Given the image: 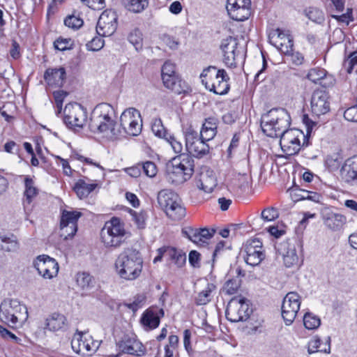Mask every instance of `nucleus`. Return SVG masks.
Returning <instances> with one entry per match:
<instances>
[{
	"mask_svg": "<svg viewBox=\"0 0 357 357\" xmlns=\"http://www.w3.org/2000/svg\"><path fill=\"white\" fill-rule=\"evenodd\" d=\"M185 139V148L189 153H181L166 165L167 179L174 185L182 184L192 177L195 162L191 155L202 158L210 150L208 144L192 128L186 130Z\"/></svg>",
	"mask_w": 357,
	"mask_h": 357,
	"instance_id": "nucleus-1",
	"label": "nucleus"
},
{
	"mask_svg": "<svg viewBox=\"0 0 357 357\" xmlns=\"http://www.w3.org/2000/svg\"><path fill=\"white\" fill-rule=\"evenodd\" d=\"M115 267L121 278L128 280H135L140 275L143 267V259L140 252L132 248L124 249L118 256Z\"/></svg>",
	"mask_w": 357,
	"mask_h": 357,
	"instance_id": "nucleus-2",
	"label": "nucleus"
},
{
	"mask_svg": "<svg viewBox=\"0 0 357 357\" xmlns=\"http://www.w3.org/2000/svg\"><path fill=\"white\" fill-rule=\"evenodd\" d=\"M291 117L283 108H273L261 118V128L264 134L270 137H278L289 129Z\"/></svg>",
	"mask_w": 357,
	"mask_h": 357,
	"instance_id": "nucleus-3",
	"label": "nucleus"
},
{
	"mask_svg": "<svg viewBox=\"0 0 357 357\" xmlns=\"http://www.w3.org/2000/svg\"><path fill=\"white\" fill-rule=\"evenodd\" d=\"M202 83L210 91L218 95H225L229 90V77L224 69L217 70L215 66H208L201 74Z\"/></svg>",
	"mask_w": 357,
	"mask_h": 357,
	"instance_id": "nucleus-4",
	"label": "nucleus"
},
{
	"mask_svg": "<svg viewBox=\"0 0 357 357\" xmlns=\"http://www.w3.org/2000/svg\"><path fill=\"white\" fill-rule=\"evenodd\" d=\"M126 231L118 218L105 222L100 231L101 241L107 248H119L125 241Z\"/></svg>",
	"mask_w": 357,
	"mask_h": 357,
	"instance_id": "nucleus-5",
	"label": "nucleus"
},
{
	"mask_svg": "<svg viewBox=\"0 0 357 357\" xmlns=\"http://www.w3.org/2000/svg\"><path fill=\"white\" fill-rule=\"evenodd\" d=\"M28 318V311L25 305L17 299L6 298L0 305V319L10 325L22 324Z\"/></svg>",
	"mask_w": 357,
	"mask_h": 357,
	"instance_id": "nucleus-6",
	"label": "nucleus"
},
{
	"mask_svg": "<svg viewBox=\"0 0 357 357\" xmlns=\"http://www.w3.org/2000/svg\"><path fill=\"white\" fill-rule=\"evenodd\" d=\"M158 203L167 215L174 220H181L185 215L178 195L170 190H162L158 194Z\"/></svg>",
	"mask_w": 357,
	"mask_h": 357,
	"instance_id": "nucleus-7",
	"label": "nucleus"
},
{
	"mask_svg": "<svg viewBox=\"0 0 357 357\" xmlns=\"http://www.w3.org/2000/svg\"><path fill=\"white\" fill-rule=\"evenodd\" d=\"M175 65L169 61L163 64L161 76L164 86L177 95L187 94L191 91L188 84L175 71Z\"/></svg>",
	"mask_w": 357,
	"mask_h": 357,
	"instance_id": "nucleus-8",
	"label": "nucleus"
},
{
	"mask_svg": "<svg viewBox=\"0 0 357 357\" xmlns=\"http://www.w3.org/2000/svg\"><path fill=\"white\" fill-rule=\"evenodd\" d=\"M252 312L250 301L245 298L235 296L227 304L225 315L231 322L245 321Z\"/></svg>",
	"mask_w": 357,
	"mask_h": 357,
	"instance_id": "nucleus-9",
	"label": "nucleus"
},
{
	"mask_svg": "<svg viewBox=\"0 0 357 357\" xmlns=\"http://www.w3.org/2000/svg\"><path fill=\"white\" fill-rule=\"evenodd\" d=\"M63 114L64 123L70 129L77 130L82 128L86 123L87 111L79 103L67 104Z\"/></svg>",
	"mask_w": 357,
	"mask_h": 357,
	"instance_id": "nucleus-10",
	"label": "nucleus"
},
{
	"mask_svg": "<svg viewBox=\"0 0 357 357\" xmlns=\"http://www.w3.org/2000/svg\"><path fill=\"white\" fill-rule=\"evenodd\" d=\"M280 145L282 151L289 155L297 154L301 149L300 139L303 137L305 141L303 145L307 146V142H305V137L303 132L299 129H288L285 132H282L279 137Z\"/></svg>",
	"mask_w": 357,
	"mask_h": 357,
	"instance_id": "nucleus-11",
	"label": "nucleus"
},
{
	"mask_svg": "<svg viewBox=\"0 0 357 357\" xmlns=\"http://www.w3.org/2000/svg\"><path fill=\"white\" fill-rule=\"evenodd\" d=\"M300 296L296 292H289L283 299L282 305V316L289 326L294 321L300 309Z\"/></svg>",
	"mask_w": 357,
	"mask_h": 357,
	"instance_id": "nucleus-12",
	"label": "nucleus"
},
{
	"mask_svg": "<svg viewBox=\"0 0 357 357\" xmlns=\"http://www.w3.org/2000/svg\"><path fill=\"white\" fill-rule=\"evenodd\" d=\"M140 113L134 108L126 109L120 116L121 127L130 135L137 136L142 130V124L139 123Z\"/></svg>",
	"mask_w": 357,
	"mask_h": 357,
	"instance_id": "nucleus-13",
	"label": "nucleus"
},
{
	"mask_svg": "<svg viewBox=\"0 0 357 357\" xmlns=\"http://www.w3.org/2000/svg\"><path fill=\"white\" fill-rule=\"evenodd\" d=\"M296 245H298V243L294 239L283 241L275 245L277 252L282 256L284 264L287 268L298 266L299 264V257L296 252Z\"/></svg>",
	"mask_w": 357,
	"mask_h": 357,
	"instance_id": "nucleus-14",
	"label": "nucleus"
},
{
	"mask_svg": "<svg viewBox=\"0 0 357 357\" xmlns=\"http://www.w3.org/2000/svg\"><path fill=\"white\" fill-rule=\"evenodd\" d=\"M118 17L115 11L105 10L102 13L97 22L96 33L100 36H110L116 30Z\"/></svg>",
	"mask_w": 357,
	"mask_h": 357,
	"instance_id": "nucleus-15",
	"label": "nucleus"
},
{
	"mask_svg": "<svg viewBox=\"0 0 357 357\" xmlns=\"http://www.w3.org/2000/svg\"><path fill=\"white\" fill-rule=\"evenodd\" d=\"M33 266L38 273L45 279L53 278L57 275L59 272L57 261L48 255L38 256L33 262Z\"/></svg>",
	"mask_w": 357,
	"mask_h": 357,
	"instance_id": "nucleus-16",
	"label": "nucleus"
},
{
	"mask_svg": "<svg viewBox=\"0 0 357 357\" xmlns=\"http://www.w3.org/2000/svg\"><path fill=\"white\" fill-rule=\"evenodd\" d=\"M117 346L121 352L137 357L143 356L146 352L144 345L134 335H125Z\"/></svg>",
	"mask_w": 357,
	"mask_h": 357,
	"instance_id": "nucleus-17",
	"label": "nucleus"
},
{
	"mask_svg": "<svg viewBox=\"0 0 357 357\" xmlns=\"http://www.w3.org/2000/svg\"><path fill=\"white\" fill-rule=\"evenodd\" d=\"M245 262L252 266L259 265L265 258V254L262 249V243L258 238L248 241L245 246Z\"/></svg>",
	"mask_w": 357,
	"mask_h": 357,
	"instance_id": "nucleus-18",
	"label": "nucleus"
},
{
	"mask_svg": "<svg viewBox=\"0 0 357 357\" xmlns=\"http://www.w3.org/2000/svg\"><path fill=\"white\" fill-rule=\"evenodd\" d=\"M238 43L236 38L229 36L223 39L221 43L220 48L223 52V61L229 68H236V57L239 51L237 50Z\"/></svg>",
	"mask_w": 357,
	"mask_h": 357,
	"instance_id": "nucleus-19",
	"label": "nucleus"
},
{
	"mask_svg": "<svg viewBox=\"0 0 357 357\" xmlns=\"http://www.w3.org/2000/svg\"><path fill=\"white\" fill-rule=\"evenodd\" d=\"M329 96L322 90L314 91L311 98L312 112L316 116L325 114L330 110Z\"/></svg>",
	"mask_w": 357,
	"mask_h": 357,
	"instance_id": "nucleus-20",
	"label": "nucleus"
},
{
	"mask_svg": "<svg viewBox=\"0 0 357 357\" xmlns=\"http://www.w3.org/2000/svg\"><path fill=\"white\" fill-rule=\"evenodd\" d=\"M90 121L98 123L100 126H102L101 121H106L107 123L116 121L114 109L108 103H100L92 111Z\"/></svg>",
	"mask_w": 357,
	"mask_h": 357,
	"instance_id": "nucleus-21",
	"label": "nucleus"
},
{
	"mask_svg": "<svg viewBox=\"0 0 357 357\" xmlns=\"http://www.w3.org/2000/svg\"><path fill=\"white\" fill-rule=\"evenodd\" d=\"M324 225L333 231L340 230L347 222L345 215L335 213L329 208L324 209L321 213Z\"/></svg>",
	"mask_w": 357,
	"mask_h": 357,
	"instance_id": "nucleus-22",
	"label": "nucleus"
},
{
	"mask_svg": "<svg viewBox=\"0 0 357 357\" xmlns=\"http://www.w3.org/2000/svg\"><path fill=\"white\" fill-rule=\"evenodd\" d=\"M340 177L347 183H357V155L344 162L340 169Z\"/></svg>",
	"mask_w": 357,
	"mask_h": 357,
	"instance_id": "nucleus-23",
	"label": "nucleus"
},
{
	"mask_svg": "<svg viewBox=\"0 0 357 357\" xmlns=\"http://www.w3.org/2000/svg\"><path fill=\"white\" fill-rule=\"evenodd\" d=\"M102 126L99 123L90 121L89 123V130L94 133L103 134L106 136H111L116 137L121 135V131L120 128H117V123L116 121L107 123L106 121H101Z\"/></svg>",
	"mask_w": 357,
	"mask_h": 357,
	"instance_id": "nucleus-24",
	"label": "nucleus"
},
{
	"mask_svg": "<svg viewBox=\"0 0 357 357\" xmlns=\"http://www.w3.org/2000/svg\"><path fill=\"white\" fill-rule=\"evenodd\" d=\"M66 78V70L63 67L48 68L44 74V79L48 85L56 87L63 86Z\"/></svg>",
	"mask_w": 357,
	"mask_h": 357,
	"instance_id": "nucleus-25",
	"label": "nucleus"
},
{
	"mask_svg": "<svg viewBox=\"0 0 357 357\" xmlns=\"http://www.w3.org/2000/svg\"><path fill=\"white\" fill-rule=\"evenodd\" d=\"M275 33H277L275 46L284 54H290L294 47L293 38L279 29L275 31Z\"/></svg>",
	"mask_w": 357,
	"mask_h": 357,
	"instance_id": "nucleus-26",
	"label": "nucleus"
},
{
	"mask_svg": "<svg viewBox=\"0 0 357 357\" xmlns=\"http://www.w3.org/2000/svg\"><path fill=\"white\" fill-rule=\"evenodd\" d=\"M217 185V181L212 171L202 172L197 181V187L205 192H211Z\"/></svg>",
	"mask_w": 357,
	"mask_h": 357,
	"instance_id": "nucleus-27",
	"label": "nucleus"
},
{
	"mask_svg": "<svg viewBox=\"0 0 357 357\" xmlns=\"http://www.w3.org/2000/svg\"><path fill=\"white\" fill-rule=\"evenodd\" d=\"M307 351L309 354L315 352L329 354L331 352V337L328 336L325 342L322 343L319 337L314 336L308 343Z\"/></svg>",
	"mask_w": 357,
	"mask_h": 357,
	"instance_id": "nucleus-28",
	"label": "nucleus"
},
{
	"mask_svg": "<svg viewBox=\"0 0 357 357\" xmlns=\"http://www.w3.org/2000/svg\"><path fill=\"white\" fill-rule=\"evenodd\" d=\"M86 180L89 181L87 177L79 179L73 188L74 191L79 199L87 197L98 186L97 183H88Z\"/></svg>",
	"mask_w": 357,
	"mask_h": 357,
	"instance_id": "nucleus-29",
	"label": "nucleus"
},
{
	"mask_svg": "<svg viewBox=\"0 0 357 357\" xmlns=\"http://www.w3.org/2000/svg\"><path fill=\"white\" fill-rule=\"evenodd\" d=\"M291 196L294 202L307 199L314 202H319L321 198V195L317 192L308 191L299 188H292L291 190Z\"/></svg>",
	"mask_w": 357,
	"mask_h": 357,
	"instance_id": "nucleus-30",
	"label": "nucleus"
},
{
	"mask_svg": "<svg viewBox=\"0 0 357 357\" xmlns=\"http://www.w3.org/2000/svg\"><path fill=\"white\" fill-rule=\"evenodd\" d=\"M66 318L59 313H53L46 319L45 329L50 331L62 330L66 325Z\"/></svg>",
	"mask_w": 357,
	"mask_h": 357,
	"instance_id": "nucleus-31",
	"label": "nucleus"
},
{
	"mask_svg": "<svg viewBox=\"0 0 357 357\" xmlns=\"http://www.w3.org/2000/svg\"><path fill=\"white\" fill-rule=\"evenodd\" d=\"M160 317L157 310L148 309L141 317V323L150 329L156 328L160 324Z\"/></svg>",
	"mask_w": 357,
	"mask_h": 357,
	"instance_id": "nucleus-32",
	"label": "nucleus"
},
{
	"mask_svg": "<svg viewBox=\"0 0 357 357\" xmlns=\"http://www.w3.org/2000/svg\"><path fill=\"white\" fill-rule=\"evenodd\" d=\"M250 3H243L241 7H238V8L236 10L230 9V11L227 12L228 15L234 20L244 21L247 20L250 16Z\"/></svg>",
	"mask_w": 357,
	"mask_h": 357,
	"instance_id": "nucleus-33",
	"label": "nucleus"
},
{
	"mask_svg": "<svg viewBox=\"0 0 357 357\" xmlns=\"http://www.w3.org/2000/svg\"><path fill=\"white\" fill-rule=\"evenodd\" d=\"M82 213L77 211L63 210L61 217V222L70 226H77V220Z\"/></svg>",
	"mask_w": 357,
	"mask_h": 357,
	"instance_id": "nucleus-34",
	"label": "nucleus"
},
{
	"mask_svg": "<svg viewBox=\"0 0 357 357\" xmlns=\"http://www.w3.org/2000/svg\"><path fill=\"white\" fill-rule=\"evenodd\" d=\"M77 285L83 290H88L94 286L93 277L86 272L78 273L76 275Z\"/></svg>",
	"mask_w": 357,
	"mask_h": 357,
	"instance_id": "nucleus-35",
	"label": "nucleus"
},
{
	"mask_svg": "<svg viewBox=\"0 0 357 357\" xmlns=\"http://www.w3.org/2000/svg\"><path fill=\"white\" fill-rule=\"evenodd\" d=\"M305 15L309 20L316 24H321L325 20L324 14L320 9L317 8L310 7L305 10Z\"/></svg>",
	"mask_w": 357,
	"mask_h": 357,
	"instance_id": "nucleus-36",
	"label": "nucleus"
},
{
	"mask_svg": "<svg viewBox=\"0 0 357 357\" xmlns=\"http://www.w3.org/2000/svg\"><path fill=\"white\" fill-rule=\"evenodd\" d=\"M0 249L6 252H14L18 249V243L15 239L0 236Z\"/></svg>",
	"mask_w": 357,
	"mask_h": 357,
	"instance_id": "nucleus-37",
	"label": "nucleus"
},
{
	"mask_svg": "<svg viewBox=\"0 0 357 357\" xmlns=\"http://www.w3.org/2000/svg\"><path fill=\"white\" fill-rule=\"evenodd\" d=\"M303 324L307 329L314 330L320 326L321 320L319 317L307 312L303 316Z\"/></svg>",
	"mask_w": 357,
	"mask_h": 357,
	"instance_id": "nucleus-38",
	"label": "nucleus"
},
{
	"mask_svg": "<svg viewBox=\"0 0 357 357\" xmlns=\"http://www.w3.org/2000/svg\"><path fill=\"white\" fill-rule=\"evenodd\" d=\"M24 185H25V191L24 195L26 197V199L28 203L31 202V199L33 197L36 196L38 194V190L34 186V182L32 178L27 176L24 179Z\"/></svg>",
	"mask_w": 357,
	"mask_h": 357,
	"instance_id": "nucleus-39",
	"label": "nucleus"
},
{
	"mask_svg": "<svg viewBox=\"0 0 357 357\" xmlns=\"http://www.w3.org/2000/svg\"><path fill=\"white\" fill-rule=\"evenodd\" d=\"M342 163V158L337 153H333L326 157L325 160L326 167L330 172H333L340 167Z\"/></svg>",
	"mask_w": 357,
	"mask_h": 357,
	"instance_id": "nucleus-40",
	"label": "nucleus"
},
{
	"mask_svg": "<svg viewBox=\"0 0 357 357\" xmlns=\"http://www.w3.org/2000/svg\"><path fill=\"white\" fill-rule=\"evenodd\" d=\"M211 286L208 284L206 289L202 291L198 294L195 298V303L197 305H206L209 303L211 300Z\"/></svg>",
	"mask_w": 357,
	"mask_h": 357,
	"instance_id": "nucleus-41",
	"label": "nucleus"
},
{
	"mask_svg": "<svg viewBox=\"0 0 357 357\" xmlns=\"http://www.w3.org/2000/svg\"><path fill=\"white\" fill-rule=\"evenodd\" d=\"M225 243L223 241H220L217 243L215 250L213 252L212 258L211 260V268H214L215 264L222 258L224 253L225 252Z\"/></svg>",
	"mask_w": 357,
	"mask_h": 357,
	"instance_id": "nucleus-42",
	"label": "nucleus"
},
{
	"mask_svg": "<svg viewBox=\"0 0 357 357\" xmlns=\"http://www.w3.org/2000/svg\"><path fill=\"white\" fill-rule=\"evenodd\" d=\"M149 6L148 0H129L128 8L133 13H140Z\"/></svg>",
	"mask_w": 357,
	"mask_h": 357,
	"instance_id": "nucleus-43",
	"label": "nucleus"
},
{
	"mask_svg": "<svg viewBox=\"0 0 357 357\" xmlns=\"http://www.w3.org/2000/svg\"><path fill=\"white\" fill-rule=\"evenodd\" d=\"M130 213L137 227L139 229H144L146 226V220L147 219L146 213L144 211L137 213L132 209L130 210Z\"/></svg>",
	"mask_w": 357,
	"mask_h": 357,
	"instance_id": "nucleus-44",
	"label": "nucleus"
},
{
	"mask_svg": "<svg viewBox=\"0 0 357 357\" xmlns=\"http://www.w3.org/2000/svg\"><path fill=\"white\" fill-rule=\"evenodd\" d=\"M151 130L156 136L164 138L165 139L169 135L167 132V130L165 129L162 121L160 119H156L153 121L151 126Z\"/></svg>",
	"mask_w": 357,
	"mask_h": 357,
	"instance_id": "nucleus-45",
	"label": "nucleus"
},
{
	"mask_svg": "<svg viewBox=\"0 0 357 357\" xmlns=\"http://www.w3.org/2000/svg\"><path fill=\"white\" fill-rule=\"evenodd\" d=\"M128 41L134 45L136 50H139L142 48V33L139 29H135L132 31L128 37Z\"/></svg>",
	"mask_w": 357,
	"mask_h": 357,
	"instance_id": "nucleus-46",
	"label": "nucleus"
},
{
	"mask_svg": "<svg viewBox=\"0 0 357 357\" xmlns=\"http://www.w3.org/2000/svg\"><path fill=\"white\" fill-rule=\"evenodd\" d=\"M215 229H211V230L207 228H202L198 229V244L202 245L206 243V241L211 238L215 233Z\"/></svg>",
	"mask_w": 357,
	"mask_h": 357,
	"instance_id": "nucleus-47",
	"label": "nucleus"
},
{
	"mask_svg": "<svg viewBox=\"0 0 357 357\" xmlns=\"http://www.w3.org/2000/svg\"><path fill=\"white\" fill-rule=\"evenodd\" d=\"M73 42L70 38H59L54 43L55 49L59 51H65L73 48Z\"/></svg>",
	"mask_w": 357,
	"mask_h": 357,
	"instance_id": "nucleus-48",
	"label": "nucleus"
},
{
	"mask_svg": "<svg viewBox=\"0 0 357 357\" xmlns=\"http://www.w3.org/2000/svg\"><path fill=\"white\" fill-rule=\"evenodd\" d=\"M261 215L264 221L271 222L278 218L279 213L275 208L268 207L262 211Z\"/></svg>",
	"mask_w": 357,
	"mask_h": 357,
	"instance_id": "nucleus-49",
	"label": "nucleus"
},
{
	"mask_svg": "<svg viewBox=\"0 0 357 357\" xmlns=\"http://www.w3.org/2000/svg\"><path fill=\"white\" fill-rule=\"evenodd\" d=\"M83 23L84 22L82 19L73 15L66 17L64 20L65 25L73 29H77L80 28L83 25Z\"/></svg>",
	"mask_w": 357,
	"mask_h": 357,
	"instance_id": "nucleus-50",
	"label": "nucleus"
},
{
	"mask_svg": "<svg viewBox=\"0 0 357 357\" xmlns=\"http://www.w3.org/2000/svg\"><path fill=\"white\" fill-rule=\"evenodd\" d=\"M61 236L64 239L73 238L77 231V226H70L60 223Z\"/></svg>",
	"mask_w": 357,
	"mask_h": 357,
	"instance_id": "nucleus-51",
	"label": "nucleus"
},
{
	"mask_svg": "<svg viewBox=\"0 0 357 357\" xmlns=\"http://www.w3.org/2000/svg\"><path fill=\"white\" fill-rule=\"evenodd\" d=\"M142 170L149 177H154L158 172L157 167L153 162L146 161L141 163Z\"/></svg>",
	"mask_w": 357,
	"mask_h": 357,
	"instance_id": "nucleus-52",
	"label": "nucleus"
},
{
	"mask_svg": "<svg viewBox=\"0 0 357 357\" xmlns=\"http://www.w3.org/2000/svg\"><path fill=\"white\" fill-rule=\"evenodd\" d=\"M326 76L324 69L312 68L307 73V78L314 83L322 79Z\"/></svg>",
	"mask_w": 357,
	"mask_h": 357,
	"instance_id": "nucleus-53",
	"label": "nucleus"
},
{
	"mask_svg": "<svg viewBox=\"0 0 357 357\" xmlns=\"http://www.w3.org/2000/svg\"><path fill=\"white\" fill-rule=\"evenodd\" d=\"M86 49L89 51H98L104 46V40L100 37H93L86 45Z\"/></svg>",
	"mask_w": 357,
	"mask_h": 357,
	"instance_id": "nucleus-54",
	"label": "nucleus"
},
{
	"mask_svg": "<svg viewBox=\"0 0 357 357\" xmlns=\"http://www.w3.org/2000/svg\"><path fill=\"white\" fill-rule=\"evenodd\" d=\"M80 349H82L81 354L86 355L89 352L95 351L96 347L91 339L87 340L85 338L84 340L82 339V341L81 342Z\"/></svg>",
	"mask_w": 357,
	"mask_h": 357,
	"instance_id": "nucleus-55",
	"label": "nucleus"
},
{
	"mask_svg": "<svg viewBox=\"0 0 357 357\" xmlns=\"http://www.w3.org/2000/svg\"><path fill=\"white\" fill-rule=\"evenodd\" d=\"M68 93L64 91H57L53 93L56 107L58 109V114L61 113L64 98Z\"/></svg>",
	"mask_w": 357,
	"mask_h": 357,
	"instance_id": "nucleus-56",
	"label": "nucleus"
},
{
	"mask_svg": "<svg viewBox=\"0 0 357 357\" xmlns=\"http://www.w3.org/2000/svg\"><path fill=\"white\" fill-rule=\"evenodd\" d=\"M83 335L84 334L82 332L76 333L74 335V337L71 341V346H72L73 350L78 354H81V352H82L80 346H81V342L82 341Z\"/></svg>",
	"mask_w": 357,
	"mask_h": 357,
	"instance_id": "nucleus-57",
	"label": "nucleus"
},
{
	"mask_svg": "<svg viewBox=\"0 0 357 357\" xmlns=\"http://www.w3.org/2000/svg\"><path fill=\"white\" fill-rule=\"evenodd\" d=\"M344 117L348 121L357 122V102L356 105L351 106L344 111Z\"/></svg>",
	"mask_w": 357,
	"mask_h": 357,
	"instance_id": "nucleus-58",
	"label": "nucleus"
},
{
	"mask_svg": "<svg viewBox=\"0 0 357 357\" xmlns=\"http://www.w3.org/2000/svg\"><path fill=\"white\" fill-rule=\"evenodd\" d=\"M165 140L169 143L175 153H181L183 150L182 143L177 140L175 137L169 135L167 137H166Z\"/></svg>",
	"mask_w": 357,
	"mask_h": 357,
	"instance_id": "nucleus-59",
	"label": "nucleus"
},
{
	"mask_svg": "<svg viewBox=\"0 0 357 357\" xmlns=\"http://www.w3.org/2000/svg\"><path fill=\"white\" fill-rule=\"evenodd\" d=\"M161 39L171 50H176L178 49L179 42L176 40L174 37L168 34H163Z\"/></svg>",
	"mask_w": 357,
	"mask_h": 357,
	"instance_id": "nucleus-60",
	"label": "nucleus"
},
{
	"mask_svg": "<svg viewBox=\"0 0 357 357\" xmlns=\"http://www.w3.org/2000/svg\"><path fill=\"white\" fill-rule=\"evenodd\" d=\"M145 301V296L138 295L135 298L132 303L126 304V306L135 312L139 308L142 307L144 302Z\"/></svg>",
	"mask_w": 357,
	"mask_h": 357,
	"instance_id": "nucleus-61",
	"label": "nucleus"
},
{
	"mask_svg": "<svg viewBox=\"0 0 357 357\" xmlns=\"http://www.w3.org/2000/svg\"><path fill=\"white\" fill-rule=\"evenodd\" d=\"M200 254L196 250H191L189 253L188 259L190 264L194 268L200 267Z\"/></svg>",
	"mask_w": 357,
	"mask_h": 357,
	"instance_id": "nucleus-62",
	"label": "nucleus"
},
{
	"mask_svg": "<svg viewBox=\"0 0 357 357\" xmlns=\"http://www.w3.org/2000/svg\"><path fill=\"white\" fill-rule=\"evenodd\" d=\"M243 3H250V0H227V10L229 12L230 9L236 10L238 7H241Z\"/></svg>",
	"mask_w": 357,
	"mask_h": 357,
	"instance_id": "nucleus-63",
	"label": "nucleus"
},
{
	"mask_svg": "<svg viewBox=\"0 0 357 357\" xmlns=\"http://www.w3.org/2000/svg\"><path fill=\"white\" fill-rule=\"evenodd\" d=\"M238 287L239 284L237 282L236 280H229L225 283V289L227 294L231 295L236 292Z\"/></svg>",
	"mask_w": 357,
	"mask_h": 357,
	"instance_id": "nucleus-64",
	"label": "nucleus"
}]
</instances>
